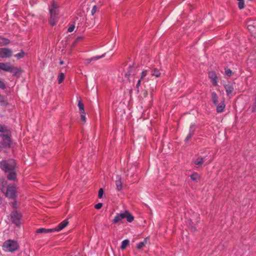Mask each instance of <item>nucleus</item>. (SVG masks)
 I'll use <instances>...</instances> for the list:
<instances>
[{
    "label": "nucleus",
    "mask_w": 256,
    "mask_h": 256,
    "mask_svg": "<svg viewBox=\"0 0 256 256\" xmlns=\"http://www.w3.org/2000/svg\"><path fill=\"white\" fill-rule=\"evenodd\" d=\"M24 52L22 50H21L20 52L16 54L14 56L18 59H20L24 56Z\"/></svg>",
    "instance_id": "29"
},
{
    "label": "nucleus",
    "mask_w": 256,
    "mask_h": 256,
    "mask_svg": "<svg viewBox=\"0 0 256 256\" xmlns=\"http://www.w3.org/2000/svg\"><path fill=\"white\" fill-rule=\"evenodd\" d=\"M74 28H75V26L74 25H72L68 28V32H71L74 31Z\"/></svg>",
    "instance_id": "39"
},
{
    "label": "nucleus",
    "mask_w": 256,
    "mask_h": 256,
    "mask_svg": "<svg viewBox=\"0 0 256 256\" xmlns=\"http://www.w3.org/2000/svg\"><path fill=\"white\" fill-rule=\"evenodd\" d=\"M143 80H141L140 78L139 79L136 84V90H137V92H140V90H139V88L140 86V84H141V82Z\"/></svg>",
    "instance_id": "32"
},
{
    "label": "nucleus",
    "mask_w": 256,
    "mask_h": 256,
    "mask_svg": "<svg viewBox=\"0 0 256 256\" xmlns=\"http://www.w3.org/2000/svg\"><path fill=\"white\" fill-rule=\"evenodd\" d=\"M12 50L8 48H0V58H8L12 56Z\"/></svg>",
    "instance_id": "9"
},
{
    "label": "nucleus",
    "mask_w": 256,
    "mask_h": 256,
    "mask_svg": "<svg viewBox=\"0 0 256 256\" xmlns=\"http://www.w3.org/2000/svg\"><path fill=\"white\" fill-rule=\"evenodd\" d=\"M54 232V228H40L36 230V232L38 234L50 233V232Z\"/></svg>",
    "instance_id": "15"
},
{
    "label": "nucleus",
    "mask_w": 256,
    "mask_h": 256,
    "mask_svg": "<svg viewBox=\"0 0 256 256\" xmlns=\"http://www.w3.org/2000/svg\"><path fill=\"white\" fill-rule=\"evenodd\" d=\"M0 133L8 134H11L12 132L8 126L0 124Z\"/></svg>",
    "instance_id": "13"
},
{
    "label": "nucleus",
    "mask_w": 256,
    "mask_h": 256,
    "mask_svg": "<svg viewBox=\"0 0 256 256\" xmlns=\"http://www.w3.org/2000/svg\"><path fill=\"white\" fill-rule=\"evenodd\" d=\"M136 68L134 66H130L128 67V70L126 74V76H129L131 75H134L136 74Z\"/></svg>",
    "instance_id": "17"
},
{
    "label": "nucleus",
    "mask_w": 256,
    "mask_h": 256,
    "mask_svg": "<svg viewBox=\"0 0 256 256\" xmlns=\"http://www.w3.org/2000/svg\"><path fill=\"white\" fill-rule=\"evenodd\" d=\"M64 74L62 72H60L58 76V82L59 84H61L64 80Z\"/></svg>",
    "instance_id": "27"
},
{
    "label": "nucleus",
    "mask_w": 256,
    "mask_h": 256,
    "mask_svg": "<svg viewBox=\"0 0 256 256\" xmlns=\"http://www.w3.org/2000/svg\"><path fill=\"white\" fill-rule=\"evenodd\" d=\"M225 108V104L224 102H221L216 108V112L218 113H220L223 112Z\"/></svg>",
    "instance_id": "19"
},
{
    "label": "nucleus",
    "mask_w": 256,
    "mask_h": 256,
    "mask_svg": "<svg viewBox=\"0 0 256 256\" xmlns=\"http://www.w3.org/2000/svg\"><path fill=\"white\" fill-rule=\"evenodd\" d=\"M204 158L201 157V156H200V157H198L196 160L194 161V164L196 165H197V166H201L202 164L204 163Z\"/></svg>",
    "instance_id": "23"
},
{
    "label": "nucleus",
    "mask_w": 256,
    "mask_h": 256,
    "mask_svg": "<svg viewBox=\"0 0 256 256\" xmlns=\"http://www.w3.org/2000/svg\"><path fill=\"white\" fill-rule=\"evenodd\" d=\"M1 144L4 148H10L12 143V133L8 134H0Z\"/></svg>",
    "instance_id": "5"
},
{
    "label": "nucleus",
    "mask_w": 256,
    "mask_h": 256,
    "mask_svg": "<svg viewBox=\"0 0 256 256\" xmlns=\"http://www.w3.org/2000/svg\"><path fill=\"white\" fill-rule=\"evenodd\" d=\"M208 77L211 80V82L214 86L217 85V76L214 72H210L208 73Z\"/></svg>",
    "instance_id": "12"
},
{
    "label": "nucleus",
    "mask_w": 256,
    "mask_h": 256,
    "mask_svg": "<svg viewBox=\"0 0 256 256\" xmlns=\"http://www.w3.org/2000/svg\"><path fill=\"white\" fill-rule=\"evenodd\" d=\"M194 131V130H193V128L192 127H190V133L188 134L187 136L185 139L186 141H188L191 138V137L193 135Z\"/></svg>",
    "instance_id": "28"
},
{
    "label": "nucleus",
    "mask_w": 256,
    "mask_h": 256,
    "mask_svg": "<svg viewBox=\"0 0 256 256\" xmlns=\"http://www.w3.org/2000/svg\"><path fill=\"white\" fill-rule=\"evenodd\" d=\"M103 194H104V190L102 188H100L98 190V197L100 198H102V196H103Z\"/></svg>",
    "instance_id": "34"
},
{
    "label": "nucleus",
    "mask_w": 256,
    "mask_h": 256,
    "mask_svg": "<svg viewBox=\"0 0 256 256\" xmlns=\"http://www.w3.org/2000/svg\"><path fill=\"white\" fill-rule=\"evenodd\" d=\"M80 119L84 123H85L86 122V118L85 116V114H80Z\"/></svg>",
    "instance_id": "36"
},
{
    "label": "nucleus",
    "mask_w": 256,
    "mask_h": 256,
    "mask_svg": "<svg viewBox=\"0 0 256 256\" xmlns=\"http://www.w3.org/2000/svg\"><path fill=\"white\" fill-rule=\"evenodd\" d=\"M102 203H98L94 206V208H95L98 210V209H100L102 207Z\"/></svg>",
    "instance_id": "40"
},
{
    "label": "nucleus",
    "mask_w": 256,
    "mask_h": 256,
    "mask_svg": "<svg viewBox=\"0 0 256 256\" xmlns=\"http://www.w3.org/2000/svg\"><path fill=\"white\" fill-rule=\"evenodd\" d=\"M16 202H12V206L16 208Z\"/></svg>",
    "instance_id": "44"
},
{
    "label": "nucleus",
    "mask_w": 256,
    "mask_h": 256,
    "mask_svg": "<svg viewBox=\"0 0 256 256\" xmlns=\"http://www.w3.org/2000/svg\"><path fill=\"white\" fill-rule=\"evenodd\" d=\"M6 178L9 180L16 181L17 180V174L16 169L8 171Z\"/></svg>",
    "instance_id": "10"
},
{
    "label": "nucleus",
    "mask_w": 256,
    "mask_h": 256,
    "mask_svg": "<svg viewBox=\"0 0 256 256\" xmlns=\"http://www.w3.org/2000/svg\"><path fill=\"white\" fill-rule=\"evenodd\" d=\"M225 74L226 76H232V70L229 68H226L225 69Z\"/></svg>",
    "instance_id": "35"
},
{
    "label": "nucleus",
    "mask_w": 256,
    "mask_h": 256,
    "mask_svg": "<svg viewBox=\"0 0 256 256\" xmlns=\"http://www.w3.org/2000/svg\"><path fill=\"white\" fill-rule=\"evenodd\" d=\"M148 71V70H144L141 73L140 79L144 80V78L147 76Z\"/></svg>",
    "instance_id": "30"
},
{
    "label": "nucleus",
    "mask_w": 256,
    "mask_h": 256,
    "mask_svg": "<svg viewBox=\"0 0 256 256\" xmlns=\"http://www.w3.org/2000/svg\"><path fill=\"white\" fill-rule=\"evenodd\" d=\"M218 96L216 92H214L212 94V98L213 103L216 105L218 104Z\"/></svg>",
    "instance_id": "25"
},
{
    "label": "nucleus",
    "mask_w": 256,
    "mask_h": 256,
    "mask_svg": "<svg viewBox=\"0 0 256 256\" xmlns=\"http://www.w3.org/2000/svg\"><path fill=\"white\" fill-rule=\"evenodd\" d=\"M92 61V58L86 59L84 60V64H89Z\"/></svg>",
    "instance_id": "41"
},
{
    "label": "nucleus",
    "mask_w": 256,
    "mask_h": 256,
    "mask_svg": "<svg viewBox=\"0 0 256 256\" xmlns=\"http://www.w3.org/2000/svg\"><path fill=\"white\" fill-rule=\"evenodd\" d=\"M125 218L128 222H132L134 220V216L128 210H125L122 213L117 214L112 220V222L120 224L122 223V220Z\"/></svg>",
    "instance_id": "2"
},
{
    "label": "nucleus",
    "mask_w": 256,
    "mask_h": 256,
    "mask_svg": "<svg viewBox=\"0 0 256 256\" xmlns=\"http://www.w3.org/2000/svg\"><path fill=\"white\" fill-rule=\"evenodd\" d=\"M248 29L249 31L254 32V26L252 24H248Z\"/></svg>",
    "instance_id": "37"
},
{
    "label": "nucleus",
    "mask_w": 256,
    "mask_h": 256,
    "mask_svg": "<svg viewBox=\"0 0 256 256\" xmlns=\"http://www.w3.org/2000/svg\"><path fill=\"white\" fill-rule=\"evenodd\" d=\"M97 9H98V8H97L96 6H93L92 9L91 11V14L92 16L96 14V12L97 10Z\"/></svg>",
    "instance_id": "38"
},
{
    "label": "nucleus",
    "mask_w": 256,
    "mask_h": 256,
    "mask_svg": "<svg viewBox=\"0 0 256 256\" xmlns=\"http://www.w3.org/2000/svg\"><path fill=\"white\" fill-rule=\"evenodd\" d=\"M190 178L193 180H196L198 178V176L197 174L194 173L190 176Z\"/></svg>",
    "instance_id": "33"
},
{
    "label": "nucleus",
    "mask_w": 256,
    "mask_h": 256,
    "mask_svg": "<svg viewBox=\"0 0 256 256\" xmlns=\"http://www.w3.org/2000/svg\"><path fill=\"white\" fill-rule=\"evenodd\" d=\"M78 107L80 110V114H85L84 108V105L82 102L81 100H79L78 104Z\"/></svg>",
    "instance_id": "21"
},
{
    "label": "nucleus",
    "mask_w": 256,
    "mask_h": 256,
    "mask_svg": "<svg viewBox=\"0 0 256 256\" xmlns=\"http://www.w3.org/2000/svg\"><path fill=\"white\" fill-rule=\"evenodd\" d=\"M102 56H94V57L92 58V60H98Z\"/></svg>",
    "instance_id": "42"
},
{
    "label": "nucleus",
    "mask_w": 256,
    "mask_h": 256,
    "mask_svg": "<svg viewBox=\"0 0 256 256\" xmlns=\"http://www.w3.org/2000/svg\"><path fill=\"white\" fill-rule=\"evenodd\" d=\"M22 216L21 214L18 212L17 211L12 212L10 214V218L12 222L18 226H20V219Z\"/></svg>",
    "instance_id": "8"
},
{
    "label": "nucleus",
    "mask_w": 256,
    "mask_h": 256,
    "mask_svg": "<svg viewBox=\"0 0 256 256\" xmlns=\"http://www.w3.org/2000/svg\"><path fill=\"white\" fill-rule=\"evenodd\" d=\"M147 241L148 238H146L142 242H139L137 245V248L139 250L142 248L146 246V244L147 243Z\"/></svg>",
    "instance_id": "22"
},
{
    "label": "nucleus",
    "mask_w": 256,
    "mask_h": 256,
    "mask_svg": "<svg viewBox=\"0 0 256 256\" xmlns=\"http://www.w3.org/2000/svg\"><path fill=\"white\" fill-rule=\"evenodd\" d=\"M19 248L18 244L16 241L8 240L5 241L2 245L3 250L7 252H13Z\"/></svg>",
    "instance_id": "4"
},
{
    "label": "nucleus",
    "mask_w": 256,
    "mask_h": 256,
    "mask_svg": "<svg viewBox=\"0 0 256 256\" xmlns=\"http://www.w3.org/2000/svg\"><path fill=\"white\" fill-rule=\"evenodd\" d=\"M150 75L158 78L160 76V70L157 68H154L150 70Z\"/></svg>",
    "instance_id": "20"
},
{
    "label": "nucleus",
    "mask_w": 256,
    "mask_h": 256,
    "mask_svg": "<svg viewBox=\"0 0 256 256\" xmlns=\"http://www.w3.org/2000/svg\"><path fill=\"white\" fill-rule=\"evenodd\" d=\"M6 184L7 182L4 178H0V190L2 192L5 190Z\"/></svg>",
    "instance_id": "18"
},
{
    "label": "nucleus",
    "mask_w": 256,
    "mask_h": 256,
    "mask_svg": "<svg viewBox=\"0 0 256 256\" xmlns=\"http://www.w3.org/2000/svg\"><path fill=\"white\" fill-rule=\"evenodd\" d=\"M130 244V241L126 239V240H124L122 242V245H121V248L122 250H124L125 249L126 246L129 244Z\"/></svg>",
    "instance_id": "26"
},
{
    "label": "nucleus",
    "mask_w": 256,
    "mask_h": 256,
    "mask_svg": "<svg viewBox=\"0 0 256 256\" xmlns=\"http://www.w3.org/2000/svg\"><path fill=\"white\" fill-rule=\"evenodd\" d=\"M116 186L118 190L120 191L122 190V186L121 177L119 176H117V180H116Z\"/></svg>",
    "instance_id": "16"
},
{
    "label": "nucleus",
    "mask_w": 256,
    "mask_h": 256,
    "mask_svg": "<svg viewBox=\"0 0 256 256\" xmlns=\"http://www.w3.org/2000/svg\"><path fill=\"white\" fill-rule=\"evenodd\" d=\"M50 18L48 20L50 24L54 26L56 24L59 17V9L58 4L53 1L50 6L49 7Z\"/></svg>",
    "instance_id": "1"
},
{
    "label": "nucleus",
    "mask_w": 256,
    "mask_h": 256,
    "mask_svg": "<svg viewBox=\"0 0 256 256\" xmlns=\"http://www.w3.org/2000/svg\"><path fill=\"white\" fill-rule=\"evenodd\" d=\"M64 64V62L62 60H61L60 62V65H62Z\"/></svg>",
    "instance_id": "45"
},
{
    "label": "nucleus",
    "mask_w": 256,
    "mask_h": 256,
    "mask_svg": "<svg viewBox=\"0 0 256 256\" xmlns=\"http://www.w3.org/2000/svg\"><path fill=\"white\" fill-rule=\"evenodd\" d=\"M6 88V84L2 78H0V88L4 90Z\"/></svg>",
    "instance_id": "31"
},
{
    "label": "nucleus",
    "mask_w": 256,
    "mask_h": 256,
    "mask_svg": "<svg viewBox=\"0 0 256 256\" xmlns=\"http://www.w3.org/2000/svg\"><path fill=\"white\" fill-rule=\"evenodd\" d=\"M10 40L8 39L2 37H0V44L2 45H7L10 44Z\"/></svg>",
    "instance_id": "24"
},
{
    "label": "nucleus",
    "mask_w": 256,
    "mask_h": 256,
    "mask_svg": "<svg viewBox=\"0 0 256 256\" xmlns=\"http://www.w3.org/2000/svg\"><path fill=\"white\" fill-rule=\"evenodd\" d=\"M16 162L13 159L2 160L0 162V168L4 172H8V171L16 169Z\"/></svg>",
    "instance_id": "3"
},
{
    "label": "nucleus",
    "mask_w": 256,
    "mask_h": 256,
    "mask_svg": "<svg viewBox=\"0 0 256 256\" xmlns=\"http://www.w3.org/2000/svg\"><path fill=\"white\" fill-rule=\"evenodd\" d=\"M224 86L227 95H229L232 93L234 90V86L232 84L228 82V84H226Z\"/></svg>",
    "instance_id": "14"
},
{
    "label": "nucleus",
    "mask_w": 256,
    "mask_h": 256,
    "mask_svg": "<svg viewBox=\"0 0 256 256\" xmlns=\"http://www.w3.org/2000/svg\"><path fill=\"white\" fill-rule=\"evenodd\" d=\"M0 70L12 72L14 75H16L20 72L19 68L13 66L10 63L0 62Z\"/></svg>",
    "instance_id": "6"
},
{
    "label": "nucleus",
    "mask_w": 256,
    "mask_h": 256,
    "mask_svg": "<svg viewBox=\"0 0 256 256\" xmlns=\"http://www.w3.org/2000/svg\"><path fill=\"white\" fill-rule=\"evenodd\" d=\"M68 224V222L67 220H63L56 228H54V232L61 230H62L66 228Z\"/></svg>",
    "instance_id": "11"
},
{
    "label": "nucleus",
    "mask_w": 256,
    "mask_h": 256,
    "mask_svg": "<svg viewBox=\"0 0 256 256\" xmlns=\"http://www.w3.org/2000/svg\"><path fill=\"white\" fill-rule=\"evenodd\" d=\"M18 188L14 184L8 185L6 192V196L9 198L16 199L17 197Z\"/></svg>",
    "instance_id": "7"
},
{
    "label": "nucleus",
    "mask_w": 256,
    "mask_h": 256,
    "mask_svg": "<svg viewBox=\"0 0 256 256\" xmlns=\"http://www.w3.org/2000/svg\"><path fill=\"white\" fill-rule=\"evenodd\" d=\"M254 109H256V100H255V102H254Z\"/></svg>",
    "instance_id": "43"
},
{
    "label": "nucleus",
    "mask_w": 256,
    "mask_h": 256,
    "mask_svg": "<svg viewBox=\"0 0 256 256\" xmlns=\"http://www.w3.org/2000/svg\"><path fill=\"white\" fill-rule=\"evenodd\" d=\"M2 151V147L1 146H0V152Z\"/></svg>",
    "instance_id": "46"
}]
</instances>
